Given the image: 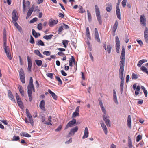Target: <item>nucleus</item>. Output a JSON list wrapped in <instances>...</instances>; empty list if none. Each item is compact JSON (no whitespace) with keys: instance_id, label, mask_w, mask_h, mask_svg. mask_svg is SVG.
<instances>
[{"instance_id":"obj_1","label":"nucleus","mask_w":148,"mask_h":148,"mask_svg":"<svg viewBox=\"0 0 148 148\" xmlns=\"http://www.w3.org/2000/svg\"><path fill=\"white\" fill-rule=\"evenodd\" d=\"M27 93L30 101H31L32 99V91L35 92V89L33 84H29L27 87Z\"/></svg>"},{"instance_id":"obj_2","label":"nucleus","mask_w":148,"mask_h":148,"mask_svg":"<svg viewBox=\"0 0 148 148\" xmlns=\"http://www.w3.org/2000/svg\"><path fill=\"white\" fill-rule=\"evenodd\" d=\"M119 62L120 68L119 71V75H124V66H125V59H120Z\"/></svg>"},{"instance_id":"obj_3","label":"nucleus","mask_w":148,"mask_h":148,"mask_svg":"<svg viewBox=\"0 0 148 148\" xmlns=\"http://www.w3.org/2000/svg\"><path fill=\"white\" fill-rule=\"evenodd\" d=\"M95 12L96 17L100 25H101L102 23L101 17L100 14V12L98 6L97 5H95Z\"/></svg>"},{"instance_id":"obj_4","label":"nucleus","mask_w":148,"mask_h":148,"mask_svg":"<svg viewBox=\"0 0 148 148\" xmlns=\"http://www.w3.org/2000/svg\"><path fill=\"white\" fill-rule=\"evenodd\" d=\"M3 49H9V47L8 46H7V38L6 35V31L5 28H4L3 33Z\"/></svg>"},{"instance_id":"obj_5","label":"nucleus","mask_w":148,"mask_h":148,"mask_svg":"<svg viewBox=\"0 0 148 148\" xmlns=\"http://www.w3.org/2000/svg\"><path fill=\"white\" fill-rule=\"evenodd\" d=\"M121 79L120 82V92L121 94L123 92V85L124 83L125 75H119Z\"/></svg>"},{"instance_id":"obj_6","label":"nucleus","mask_w":148,"mask_h":148,"mask_svg":"<svg viewBox=\"0 0 148 148\" xmlns=\"http://www.w3.org/2000/svg\"><path fill=\"white\" fill-rule=\"evenodd\" d=\"M76 119H73L71 121L68 123L64 129L66 130L69 127H73L74 124H76Z\"/></svg>"},{"instance_id":"obj_7","label":"nucleus","mask_w":148,"mask_h":148,"mask_svg":"<svg viewBox=\"0 0 148 148\" xmlns=\"http://www.w3.org/2000/svg\"><path fill=\"white\" fill-rule=\"evenodd\" d=\"M133 88L134 90L136 89V90L135 91V95H137L139 94V91L140 89V86L139 85H138L137 87V84L135 83L133 86Z\"/></svg>"},{"instance_id":"obj_8","label":"nucleus","mask_w":148,"mask_h":148,"mask_svg":"<svg viewBox=\"0 0 148 148\" xmlns=\"http://www.w3.org/2000/svg\"><path fill=\"white\" fill-rule=\"evenodd\" d=\"M17 12L16 10H14L12 14V22L16 21L18 18L16 15Z\"/></svg>"},{"instance_id":"obj_9","label":"nucleus","mask_w":148,"mask_h":148,"mask_svg":"<svg viewBox=\"0 0 148 148\" xmlns=\"http://www.w3.org/2000/svg\"><path fill=\"white\" fill-rule=\"evenodd\" d=\"M95 40L98 42H101L99 38L98 30L97 28H95Z\"/></svg>"},{"instance_id":"obj_10","label":"nucleus","mask_w":148,"mask_h":148,"mask_svg":"<svg viewBox=\"0 0 148 148\" xmlns=\"http://www.w3.org/2000/svg\"><path fill=\"white\" fill-rule=\"evenodd\" d=\"M78 127L77 126L71 129L69 133V136H72L74 135L75 133L77 132L78 130Z\"/></svg>"},{"instance_id":"obj_11","label":"nucleus","mask_w":148,"mask_h":148,"mask_svg":"<svg viewBox=\"0 0 148 148\" xmlns=\"http://www.w3.org/2000/svg\"><path fill=\"white\" fill-rule=\"evenodd\" d=\"M27 57L28 61V65L27 69L30 72H31V69L32 66V61L31 58L27 56Z\"/></svg>"},{"instance_id":"obj_12","label":"nucleus","mask_w":148,"mask_h":148,"mask_svg":"<svg viewBox=\"0 0 148 148\" xmlns=\"http://www.w3.org/2000/svg\"><path fill=\"white\" fill-rule=\"evenodd\" d=\"M140 22L141 25L145 26L146 25V19L144 16H141L140 17Z\"/></svg>"},{"instance_id":"obj_13","label":"nucleus","mask_w":148,"mask_h":148,"mask_svg":"<svg viewBox=\"0 0 148 148\" xmlns=\"http://www.w3.org/2000/svg\"><path fill=\"white\" fill-rule=\"evenodd\" d=\"M58 22V20H49V25L50 27H52L54 25L56 24Z\"/></svg>"},{"instance_id":"obj_14","label":"nucleus","mask_w":148,"mask_h":148,"mask_svg":"<svg viewBox=\"0 0 148 148\" xmlns=\"http://www.w3.org/2000/svg\"><path fill=\"white\" fill-rule=\"evenodd\" d=\"M144 38L145 41L146 43L148 42V29L147 27H145L144 31Z\"/></svg>"},{"instance_id":"obj_15","label":"nucleus","mask_w":148,"mask_h":148,"mask_svg":"<svg viewBox=\"0 0 148 148\" xmlns=\"http://www.w3.org/2000/svg\"><path fill=\"white\" fill-rule=\"evenodd\" d=\"M116 15H117V18H118L119 19L121 20V18L120 10L119 9V7L118 5H117L116 6Z\"/></svg>"},{"instance_id":"obj_16","label":"nucleus","mask_w":148,"mask_h":148,"mask_svg":"<svg viewBox=\"0 0 148 148\" xmlns=\"http://www.w3.org/2000/svg\"><path fill=\"white\" fill-rule=\"evenodd\" d=\"M88 130L87 127H86L84 130V134L82 137V139H84L87 138L88 136Z\"/></svg>"},{"instance_id":"obj_17","label":"nucleus","mask_w":148,"mask_h":148,"mask_svg":"<svg viewBox=\"0 0 148 148\" xmlns=\"http://www.w3.org/2000/svg\"><path fill=\"white\" fill-rule=\"evenodd\" d=\"M45 102L44 100H42L40 102L39 105V107L42 110L45 111Z\"/></svg>"},{"instance_id":"obj_18","label":"nucleus","mask_w":148,"mask_h":148,"mask_svg":"<svg viewBox=\"0 0 148 148\" xmlns=\"http://www.w3.org/2000/svg\"><path fill=\"white\" fill-rule=\"evenodd\" d=\"M27 118L28 120H27L26 119L25 120V122L27 123H30L32 126H33L34 125V121L32 119V117L31 116Z\"/></svg>"},{"instance_id":"obj_19","label":"nucleus","mask_w":148,"mask_h":148,"mask_svg":"<svg viewBox=\"0 0 148 148\" xmlns=\"http://www.w3.org/2000/svg\"><path fill=\"white\" fill-rule=\"evenodd\" d=\"M113 99L115 103L117 105L119 103L117 100L116 93L114 90H113Z\"/></svg>"},{"instance_id":"obj_20","label":"nucleus","mask_w":148,"mask_h":148,"mask_svg":"<svg viewBox=\"0 0 148 148\" xmlns=\"http://www.w3.org/2000/svg\"><path fill=\"white\" fill-rule=\"evenodd\" d=\"M48 92L51 95L53 99L55 100L57 99V96L55 93L51 91L49 89L48 90Z\"/></svg>"},{"instance_id":"obj_21","label":"nucleus","mask_w":148,"mask_h":148,"mask_svg":"<svg viewBox=\"0 0 148 148\" xmlns=\"http://www.w3.org/2000/svg\"><path fill=\"white\" fill-rule=\"evenodd\" d=\"M101 125L105 134L106 135H107V134L108 131L107 129L106 125L103 123H101Z\"/></svg>"},{"instance_id":"obj_22","label":"nucleus","mask_w":148,"mask_h":148,"mask_svg":"<svg viewBox=\"0 0 148 148\" xmlns=\"http://www.w3.org/2000/svg\"><path fill=\"white\" fill-rule=\"evenodd\" d=\"M33 6L34 5H33L32 8H30L28 10L27 14V17H26V19L28 18L32 13V12L33 11V9L34 8Z\"/></svg>"},{"instance_id":"obj_23","label":"nucleus","mask_w":148,"mask_h":148,"mask_svg":"<svg viewBox=\"0 0 148 148\" xmlns=\"http://www.w3.org/2000/svg\"><path fill=\"white\" fill-rule=\"evenodd\" d=\"M118 25V22L117 21H116L115 23V24H114L113 27V32H114V33H115L116 30L117 28Z\"/></svg>"},{"instance_id":"obj_24","label":"nucleus","mask_w":148,"mask_h":148,"mask_svg":"<svg viewBox=\"0 0 148 148\" xmlns=\"http://www.w3.org/2000/svg\"><path fill=\"white\" fill-rule=\"evenodd\" d=\"M8 96L10 98V99L12 101L15 102V100L14 99V97L11 92V91L10 90L9 91L8 93Z\"/></svg>"},{"instance_id":"obj_25","label":"nucleus","mask_w":148,"mask_h":148,"mask_svg":"<svg viewBox=\"0 0 148 148\" xmlns=\"http://www.w3.org/2000/svg\"><path fill=\"white\" fill-rule=\"evenodd\" d=\"M127 125L128 127L130 128H131V116L130 115H128L127 118Z\"/></svg>"},{"instance_id":"obj_26","label":"nucleus","mask_w":148,"mask_h":148,"mask_svg":"<svg viewBox=\"0 0 148 148\" xmlns=\"http://www.w3.org/2000/svg\"><path fill=\"white\" fill-rule=\"evenodd\" d=\"M34 53L37 56L43 58V56L40 53L39 51L38 50H35L34 51Z\"/></svg>"},{"instance_id":"obj_27","label":"nucleus","mask_w":148,"mask_h":148,"mask_svg":"<svg viewBox=\"0 0 148 148\" xmlns=\"http://www.w3.org/2000/svg\"><path fill=\"white\" fill-rule=\"evenodd\" d=\"M18 88L21 95L22 96H23L24 94V92L23 90V89L22 86L21 85H18Z\"/></svg>"},{"instance_id":"obj_28","label":"nucleus","mask_w":148,"mask_h":148,"mask_svg":"<svg viewBox=\"0 0 148 148\" xmlns=\"http://www.w3.org/2000/svg\"><path fill=\"white\" fill-rule=\"evenodd\" d=\"M128 146L129 148H132L133 147L131 139L130 136L128 137Z\"/></svg>"},{"instance_id":"obj_29","label":"nucleus","mask_w":148,"mask_h":148,"mask_svg":"<svg viewBox=\"0 0 148 148\" xmlns=\"http://www.w3.org/2000/svg\"><path fill=\"white\" fill-rule=\"evenodd\" d=\"M36 44L38 46H44L45 44L43 42L40 40H38L36 42Z\"/></svg>"},{"instance_id":"obj_30","label":"nucleus","mask_w":148,"mask_h":148,"mask_svg":"<svg viewBox=\"0 0 148 148\" xmlns=\"http://www.w3.org/2000/svg\"><path fill=\"white\" fill-rule=\"evenodd\" d=\"M13 23L15 27L18 29L19 31H20L21 30V27L18 25V23L16 22V21L13 22Z\"/></svg>"},{"instance_id":"obj_31","label":"nucleus","mask_w":148,"mask_h":148,"mask_svg":"<svg viewBox=\"0 0 148 148\" xmlns=\"http://www.w3.org/2000/svg\"><path fill=\"white\" fill-rule=\"evenodd\" d=\"M17 103L19 106L21 108H22L23 107V103L21 99H18L17 101Z\"/></svg>"},{"instance_id":"obj_32","label":"nucleus","mask_w":148,"mask_h":148,"mask_svg":"<svg viewBox=\"0 0 148 148\" xmlns=\"http://www.w3.org/2000/svg\"><path fill=\"white\" fill-rule=\"evenodd\" d=\"M107 5H108V7H106V10L108 12H109L112 10V5L111 3H108L107 4Z\"/></svg>"},{"instance_id":"obj_33","label":"nucleus","mask_w":148,"mask_h":148,"mask_svg":"<svg viewBox=\"0 0 148 148\" xmlns=\"http://www.w3.org/2000/svg\"><path fill=\"white\" fill-rule=\"evenodd\" d=\"M20 134L21 136H25L27 137H30L31 136L30 135L26 132L21 133Z\"/></svg>"},{"instance_id":"obj_34","label":"nucleus","mask_w":148,"mask_h":148,"mask_svg":"<svg viewBox=\"0 0 148 148\" xmlns=\"http://www.w3.org/2000/svg\"><path fill=\"white\" fill-rule=\"evenodd\" d=\"M68 42L69 41L66 40H62V43L65 48H66L68 44Z\"/></svg>"},{"instance_id":"obj_35","label":"nucleus","mask_w":148,"mask_h":148,"mask_svg":"<svg viewBox=\"0 0 148 148\" xmlns=\"http://www.w3.org/2000/svg\"><path fill=\"white\" fill-rule=\"evenodd\" d=\"M116 46H120V41L118 36H116Z\"/></svg>"},{"instance_id":"obj_36","label":"nucleus","mask_w":148,"mask_h":148,"mask_svg":"<svg viewBox=\"0 0 148 148\" xmlns=\"http://www.w3.org/2000/svg\"><path fill=\"white\" fill-rule=\"evenodd\" d=\"M53 36V35L52 34H50L49 35H45L43 36V38L47 40L50 39Z\"/></svg>"},{"instance_id":"obj_37","label":"nucleus","mask_w":148,"mask_h":148,"mask_svg":"<svg viewBox=\"0 0 148 148\" xmlns=\"http://www.w3.org/2000/svg\"><path fill=\"white\" fill-rule=\"evenodd\" d=\"M35 62L36 63L37 65L38 66H41L42 64V61L40 60H35Z\"/></svg>"},{"instance_id":"obj_38","label":"nucleus","mask_w":148,"mask_h":148,"mask_svg":"<svg viewBox=\"0 0 148 148\" xmlns=\"http://www.w3.org/2000/svg\"><path fill=\"white\" fill-rule=\"evenodd\" d=\"M141 70L144 72H145V73L148 75V71L147 70V69L145 67L142 66L141 68Z\"/></svg>"},{"instance_id":"obj_39","label":"nucleus","mask_w":148,"mask_h":148,"mask_svg":"<svg viewBox=\"0 0 148 148\" xmlns=\"http://www.w3.org/2000/svg\"><path fill=\"white\" fill-rule=\"evenodd\" d=\"M32 34L33 36L35 38H37L38 37L37 32L34 29H32Z\"/></svg>"},{"instance_id":"obj_40","label":"nucleus","mask_w":148,"mask_h":148,"mask_svg":"<svg viewBox=\"0 0 148 148\" xmlns=\"http://www.w3.org/2000/svg\"><path fill=\"white\" fill-rule=\"evenodd\" d=\"M40 119L41 120V121L42 122H44L45 120V117L44 115V114H42L40 115Z\"/></svg>"},{"instance_id":"obj_41","label":"nucleus","mask_w":148,"mask_h":148,"mask_svg":"<svg viewBox=\"0 0 148 148\" xmlns=\"http://www.w3.org/2000/svg\"><path fill=\"white\" fill-rule=\"evenodd\" d=\"M20 77L25 76L24 73L22 69H20L19 71Z\"/></svg>"},{"instance_id":"obj_42","label":"nucleus","mask_w":148,"mask_h":148,"mask_svg":"<svg viewBox=\"0 0 148 148\" xmlns=\"http://www.w3.org/2000/svg\"><path fill=\"white\" fill-rule=\"evenodd\" d=\"M87 14H88V18L89 21H91V18H92L91 14L88 10L87 11Z\"/></svg>"},{"instance_id":"obj_43","label":"nucleus","mask_w":148,"mask_h":148,"mask_svg":"<svg viewBox=\"0 0 148 148\" xmlns=\"http://www.w3.org/2000/svg\"><path fill=\"white\" fill-rule=\"evenodd\" d=\"M109 118V116L108 115H104L103 116V119L105 121H106L109 120V119H108Z\"/></svg>"},{"instance_id":"obj_44","label":"nucleus","mask_w":148,"mask_h":148,"mask_svg":"<svg viewBox=\"0 0 148 148\" xmlns=\"http://www.w3.org/2000/svg\"><path fill=\"white\" fill-rule=\"evenodd\" d=\"M138 78V75L134 73L132 74V79H136Z\"/></svg>"},{"instance_id":"obj_45","label":"nucleus","mask_w":148,"mask_h":148,"mask_svg":"<svg viewBox=\"0 0 148 148\" xmlns=\"http://www.w3.org/2000/svg\"><path fill=\"white\" fill-rule=\"evenodd\" d=\"M125 51L121 52V53L120 56V59H125Z\"/></svg>"},{"instance_id":"obj_46","label":"nucleus","mask_w":148,"mask_h":148,"mask_svg":"<svg viewBox=\"0 0 148 148\" xmlns=\"http://www.w3.org/2000/svg\"><path fill=\"white\" fill-rule=\"evenodd\" d=\"M112 49V47L110 45H108L107 46V50L108 53H110L111 52V50Z\"/></svg>"},{"instance_id":"obj_47","label":"nucleus","mask_w":148,"mask_h":148,"mask_svg":"<svg viewBox=\"0 0 148 148\" xmlns=\"http://www.w3.org/2000/svg\"><path fill=\"white\" fill-rule=\"evenodd\" d=\"M37 28L39 30H41L42 28V24L41 23H39L38 25Z\"/></svg>"},{"instance_id":"obj_48","label":"nucleus","mask_w":148,"mask_h":148,"mask_svg":"<svg viewBox=\"0 0 148 148\" xmlns=\"http://www.w3.org/2000/svg\"><path fill=\"white\" fill-rule=\"evenodd\" d=\"M105 122L108 127H111V122L109 120L108 121H106Z\"/></svg>"},{"instance_id":"obj_49","label":"nucleus","mask_w":148,"mask_h":148,"mask_svg":"<svg viewBox=\"0 0 148 148\" xmlns=\"http://www.w3.org/2000/svg\"><path fill=\"white\" fill-rule=\"evenodd\" d=\"M20 80L21 81V82L23 83H25V76H23L22 77H20Z\"/></svg>"},{"instance_id":"obj_50","label":"nucleus","mask_w":148,"mask_h":148,"mask_svg":"<svg viewBox=\"0 0 148 148\" xmlns=\"http://www.w3.org/2000/svg\"><path fill=\"white\" fill-rule=\"evenodd\" d=\"M79 114L77 112L75 111L74 112L72 115L73 117H75L77 116H78Z\"/></svg>"},{"instance_id":"obj_51","label":"nucleus","mask_w":148,"mask_h":148,"mask_svg":"<svg viewBox=\"0 0 148 148\" xmlns=\"http://www.w3.org/2000/svg\"><path fill=\"white\" fill-rule=\"evenodd\" d=\"M79 8L80 12L84 13L85 12V10L83 9V7L82 6L80 5L79 6Z\"/></svg>"},{"instance_id":"obj_52","label":"nucleus","mask_w":148,"mask_h":148,"mask_svg":"<svg viewBox=\"0 0 148 148\" xmlns=\"http://www.w3.org/2000/svg\"><path fill=\"white\" fill-rule=\"evenodd\" d=\"M29 42L30 43L32 44L34 43V38L31 35L30 36V39Z\"/></svg>"},{"instance_id":"obj_53","label":"nucleus","mask_w":148,"mask_h":148,"mask_svg":"<svg viewBox=\"0 0 148 148\" xmlns=\"http://www.w3.org/2000/svg\"><path fill=\"white\" fill-rule=\"evenodd\" d=\"M20 139V138L19 136H14L12 140L14 141H17Z\"/></svg>"},{"instance_id":"obj_54","label":"nucleus","mask_w":148,"mask_h":148,"mask_svg":"<svg viewBox=\"0 0 148 148\" xmlns=\"http://www.w3.org/2000/svg\"><path fill=\"white\" fill-rule=\"evenodd\" d=\"M43 54L46 56H49L50 55V52L49 51H45L43 52Z\"/></svg>"},{"instance_id":"obj_55","label":"nucleus","mask_w":148,"mask_h":148,"mask_svg":"<svg viewBox=\"0 0 148 148\" xmlns=\"http://www.w3.org/2000/svg\"><path fill=\"white\" fill-rule=\"evenodd\" d=\"M38 18L36 17L34 18L30 21V23H32L36 21H37Z\"/></svg>"},{"instance_id":"obj_56","label":"nucleus","mask_w":148,"mask_h":148,"mask_svg":"<svg viewBox=\"0 0 148 148\" xmlns=\"http://www.w3.org/2000/svg\"><path fill=\"white\" fill-rule=\"evenodd\" d=\"M142 139V136L141 135H138L136 137V141L137 142H139Z\"/></svg>"},{"instance_id":"obj_57","label":"nucleus","mask_w":148,"mask_h":148,"mask_svg":"<svg viewBox=\"0 0 148 148\" xmlns=\"http://www.w3.org/2000/svg\"><path fill=\"white\" fill-rule=\"evenodd\" d=\"M25 0H23V11L25 12Z\"/></svg>"},{"instance_id":"obj_58","label":"nucleus","mask_w":148,"mask_h":148,"mask_svg":"<svg viewBox=\"0 0 148 148\" xmlns=\"http://www.w3.org/2000/svg\"><path fill=\"white\" fill-rule=\"evenodd\" d=\"M126 2V0H123L122 1V4L123 7H125V6Z\"/></svg>"},{"instance_id":"obj_59","label":"nucleus","mask_w":148,"mask_h":148,"mask_svg":"<svg viewBox=\"0 0 148 148\" xmlns=\"http://www.w3.org/2000/svg\"><path fill=\"white\" fill-rule=\"evenodd\" d=\"M56 78L57 80L61 84H62V82L59 77L57 76H56Z\"/></svg>"},{"instance_id":"obj_60","label":"nucleus","mask_w":148,"mask_h":148,"mask_svg":"<svg viewBox=\"0 0 148 148\" xmlns=\"http://www.w3.org/2000/svg\"><path fill=\"white\" fill-rule=\"evenodd\" d=\"M143 64L142 61L141 60L138 62L137 64V66L138 67H140L142 64Z\"/></svg>"},{"instance_id":"obj_61","label":"nucleus","mask_w":148,"mask_h":148,"mask_svg":"<svg viewBox=\"0 0 148 148\" xmlns=\"http://www.w3.org/2000/svg\"><path fill=\"white\" fill-rule=\"evenodd\" d=\"M62 125H59L57 128L55 130V131L57 132H58L60 131L61 130L62 128Z\"/></svg>"},{"instance_id":"obj_62","label":"nucleus","mask_w":148,"mask_h":148,"mask_svg":"<svg viewBox=\"0 0 148 148\" xmlns=\"http://www.w3.org/2000/svg\"><path fill=\"white\" fill-rule=\"evenodd\" d=\"M63 30V28L62 26H60L58 30V33H60V32Z\"/></svg>"},{"instance_id":"obj_63","label":"nucleus","mask_w":148,"mask_h":148,"mask_svg":"<svg viewBox=\"0 0 148 148\" xmlns=\"http://www.w3.org/2000/svg\"><path fill=\"white\" fill-rule=\"evenodd\" d=\"M4 50L5 52L6 53V55L8 54H9L10 53V52L9 48L5 49Z\"/></svg>"},{"instance_id":"obj_64","label":"nucleus","mask_w":148,"mask_h":148,"mask_svg":"<svg viewBox=\"0 0 148 148\" xmlns=\"http://www.w3.org/2000/svg\"><path fill=\"white\" fill-rule=\"evenodd\" d=\"M61 72L62 75L64 76H66L67 75V74L63 70H61Z\"/></svg>"}]
</instances>
